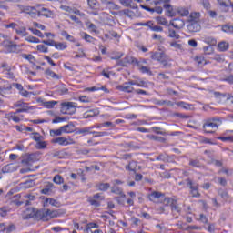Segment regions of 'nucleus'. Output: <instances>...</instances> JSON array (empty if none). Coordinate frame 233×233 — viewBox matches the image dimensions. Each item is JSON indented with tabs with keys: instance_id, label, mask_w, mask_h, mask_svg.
<instances>
[{
	"instance_id": "obj_44",
	"label": "nucleus",
	"mask_w": 233,
	"mask_h": 233,
	"mask_svg": "<svg viewBox=\"0 0 233 233\" xmlns=\"http://www.w3.org/2000/svg\"><path fill=\"white\" fill-rule=\"evenodd\" d=\"M49 134L52 137H55V136H61V134H63V129L61 127L59 129H51Z\"/></svg>"
},
{
	"instance_id": "obj_16",
	"label": "nucleus",
	"mask_w": 233,
	"mask_h": 233,
	"mask_svg": "<svg viewBox=\"0 0 233 233\" xmlns=\"http://www.w3.org/2000/svg\"><path fill=\"white\" fill-rule=\"evenodd\" d=\"M45 75L47 77H51V79H56V80H59L63 77L61 75H57L56 72H54L50 68H47V69L45 70Z\"/></svg>"
},
{
	"instance_id": "obj_41",
	"label": "nucleus",
	"mask_w": 233,
	"mask_h": 233,
	"mask_svg": "<svg viewBox=\"0 0 233 233\" xmlns=\"http://www.w3.org/2000/svg\"><path fill=\"white\" fill-rule=\"evenodd\" d=\"M36 50L41 54H48V47L43 44L36 46Z\"/></svg>"
},
{
	"instance_id": "obj_48",
	"label": "nucleus",
	"mask_w": 233,
	"mask_h": 233,
	"mask_svg": "<svg viewBox=\"0 0 233 233\" xmlns=\"http://www.w3.org/2000/svg\"><path fill=\"white\" fill-rule=\"evenodd\" d=\"M111 75H112V71H110V68L103 69L101 72V76H103L106 79H110Z\"/></svg>"
},
{
	"instance_id": "obj_11",
	"label": "nucleus",
	"mask_w": 233,
	"mask_h": 233,
	"mask_svg": "<svg viewBox=\"0 0 233 233\" xmlns=\"http://www.w3.org/2000/svg\"><path fill=\"white\" fill-rule=\"evenodd\" d=\"M40 155L38 153H33L29 154L25 159L23 160V163H25V165H32L33 163H36V161H39Z\"/></svg>"
},
{
	"instance_id": "obj_7",
	"label": "nucleus",
	"mask_w": 233,
	"mask_h": 233,
	"mask_svg": "<svg viewBox=\"0 0 233 233\" xmlns=\"http://www.w3.org/2000/svg\"><path fill=\"white\" fill-rule=\"evenodd\" d=\"M163 204L166 207H171L172 212H181V208L177 204V199L175 198H165L163 200Z\"/></svg>"
},
{
	"instance_id": "obj_60",
	"label": "nucleus",
	"mask_w": 233,
	"mask_h": 233,
	"mask_svg": "<svg viewBox=\"0 0 233 233\" xmlns=\"http://www.w3.org/2000/svg\"><path fill=\"white\" fill-rule=\"evenodd\" d=\"M20 94L23 97H30V96H32V92L27 91L26 89H22V91H20Z\"/></svg>"
},
{
	"instance_id": "obj_63",
	"label": "nucleus",
	"mask_w": 233,
	"mask_h": 233,
	"mask_svg": "<svg viewBox=\"0 0 233 233\" xmlns=\"http://www.w3.org/2000/svg\"><path fill=\"white\" fill-rule=\"evenodd\" d=\"M202 5L206 10H209L210 8V2L208 0H202Z\"/></svg>"
},
{
	"instance_id": "obj_59",
	"label": "nucleus",
	"mask_w": 233,
	"mask_h": 233,
	"mask_svg": "<svg viewBox=\"0 0 233 233\" xmlns=\"http://www.w3.org/2000/svg\"><path fill=\"white\" fill-rule=\"evenodd\" d=\"M78 101H80V103H90L91 99L86 96H83L78 97Z\"/></svg>"
},
{
	"instance_id": "obj_39",
	"label": "nucleus",
	"mask_w": 233,
	"mask_h": 233,
	"mask_svg": "<svg viewBox=\"0 0 233 233\" xmlns=\"http://www.w3.org/2000/svg\"><path fill=\"white\" fill-rule=\"evenodd\" d=\"M96 187L101 190L102 192H106L108 188H110V184L109 183H100L96 186Z\"/></svg>"
},
{
	"instance_id": "obj_53",
	"label": "nucleus",
	"mask_w": 233,
	"mask_h": 233,
	"mask_svg": "<svg viewBox=\"0 0 233 233\" xmlns=\"http://www.w3.org/2000/svg\"><path fill=\"white\" fill-rule=\"evenodd\" d=\"M42 43L47 45V46H54L56 48V42L55 40H43Z\"/></svg>"
},
{
	"instance_id": "obj_28",
	"label": "nucleus",
	"mask_w": 233,
	"mask_h": 233,
	"mask_svg": "<svg viewBox=\"0 0 233 233\" xmlns=\"http://www.w3.org/2000/svg\"><path fill=\"white\" fill-rule=\"evenodd\" d=\"M46 203H49V205H51L52 207H56V208L61 207V203H59V201H57L56 198H46Z\"/></svg>"
},
{
	"instance_id": "obj_33",
	"label": "nucleus",
	"mask_w": 233,
	"mask_h": 233,
	"mask_svg": "<svg viewBox=\"0 0 233 233\" xmlns=\"http://www.w3.org/2000/svg\"><path fill=\"white\" fill-rule=\"evenodd\" d=\"M156 21L157 25H161L162 26H168V20L163 16H157Z\"/></svg>"
},
{
	"instance_id": "obj_17",
	"label": "nucleus",
	"mask_w": 233,
	"mask_h": 233,
	"mask_svg": "<svg viewBox=\"0 0 233 233\" xmlns=\"http://www.w3.org/2000/svg\"><path fill=\"white\" fill-rule=\"evenodd\" d=\"M101 198V195L99 193L94 195L93 197H89L87 201L90 203V205H93V207H99L101 203L97 201Z\"/></svg>"
},
{
	"instance_id": "obj_57",
	"label": "nucleus",
	"mask_w": 233,
	"mask_h": 233,
	"mask_svg": "<svg viewBox=\"0 0 233 233\" xmlns=\"http://www.w3.org/2000/svg\"><path fill=\"white\" fill-rule=\"evenodd\" d=\"M198 221H200L201 223H204V225H207V223H208V218L204 214H200Z\"/></svg>"
},
{
	"instance_id": "obj_51",
	"label": "nucleus",
	"mask_w": 233,
	"mask_h": 233,
	"mask_svg": "<svg viewBox=\"0 0 233 233\" xmlns=\"http://www.w3.org/2000/svg\"><path fill=\"white\" fill-rule=\"evenodd\" d=\"M189 165L195 168H201V162L199 160H190Z\"/></svg>"
},
{
	"instance_id": "obj_38",
	"label": "nucleus",
	"mask_w": 233,
	"mask_h": 233,
	"mask_svg": "<svg viewBox=\"0 0 233 233\" xmlns=\"http://www.w3.org/2000/svg\"><path fill=\"white\" fill-rule=\"evenodd\" d=\"M24 198H25V199H27L25 202V207H28L30 205V201L35 200V196H34L32 194H26L24 196Z\"/></svg>"
},
{
	"instance_id": "obj_58",
	"label": "nucleus",
	"mask_w": 233,
	"mask_h": 233,
	"mask_svg": "<svg viewBox=\"0 0 233 233\" xmlns=\"http://www.w3.org/2000/svg\"><path fill=\"white\" fill-rule=\"evenodd\" d=\"M42 138H43V137L41 136V134H39V133H33L32 139H34V141H36V143L41 141Z\"/></svg>"
},
{
	"instance_id": "obj_14",
	"label": "nucleus",
	"mask_w": 233,
	"mask_h": 233,
	"mask_svg": "<svg viewBox=\"0 0 233 233\" xmlns=\"http://www.w3.org/2000/svg\"><path fill=\"white\" fill-rule=\"evenodd\" d=\"M161 198H165V195L158 191H154L148 195L149 201H153V203H157Z\"/></svg>"
},
{
	"instance_id": "obj_6",
	"label": "nucleus",
	"mask_w": 233,
	"mask_h": 233,
	"mask_svg": "<svg viewBox=\"0 0 233 233\" xmlns=\"http://www.w3.org/2000/svg\"><path fill=\"white\" fill-rule=\"evenodd\" d=\"M60 112L61 114L72 116L76 114V106H74L73 102H62L60 104Z\"/></svg>"
},
{
	"instance_id": "obj_42",
	"label": "nucleus",
	"mask_w": 233,
	"mask_h": 233,
	"mask_svg": "<svg viewBox=\"0 0 233 233\" xmlns=\"http://www.w3.org/2000/svg\"><path fill=\"white\" fill-rule=\"evenodd\" d=\"M48 144L46 143V141L39 140L36 144V148L37 150H45V148H46Z\"/></svg>"
},
{
	"instance_id": "obj_24",
	"label": "nucleus",
	"mask_w": 233,
	"mask_h": 233,
	"mask_svg": "<svg viewBox=\"0 0 233 233\" xmlns=\"http://www.w3.org/2000/svg\"><path fill=\"white\" fill-rule=\"evenodd\" d=\"M80 36L82 37V39H84V41H86V43H94V41H96V39L92 35H88L86 32H82L80 34Z\"/></svg>"
},
{
	"instance_id": "obj_13",
	"label": "nucleus",
	"mask_w": 233,
	"mask_h": 233,
	"mask_svg": "<svg viewBox=\"0 0 233 233\" xmlns=\"http://www.w3.org/2000/svg\"><path fill=\"white\" fill-rule=\"evenodd\" d=\"M169 25H171L173 28H176V30H181V28L185 27V20L181 18H175L170 21Z\"/></svg>"
},
{
	"instance_id": "obj_56",
	"label": "nucleus",
	"mask_w": 233,
	"mask_h": 233,
	"mask_svg": "<svg viewBox=\"0 0 233 233\" xmlns=\"http://www.w3.org/2000/svg\"><path fill=\"white\" fill-rule=\"evenodd\" d=\"M5 28H12V30H15L17 28L18 25L16 23H10V24H5L4 25Z\"/></svg>"
},
{
	"instance_id": "obj_15",
	"label": "nucleus",
	"mask_w": 233,
	"mask_h": 233,
	"mask_svg": "<svg viewBox=\"0 0 233 233\" xmlns=\"http://www.w3.org/2000/svg\"><path fill=\"white\" fill-rule=\"evenodd\" d=\"M52 190H54V183L46 182L44 188L41 189L40 194H44L45 196H50V194H52Z\"/></svg>"
},
{
	"instance_id": "obj_26",
	"label": "nucleus",
	"mask_w": 233,
	"mask_h": 233,
	"mask_svg": "<svg viewBox=\"0 0 233 233\" xmlns=\"http://www.w3.org/2000/svg\"><path fill=\"white\" fill-rule=\"evenodd\" d=\"M195 61L196 63L199 66H203L205 65H208V61H207V59H205V56H196L195 57Z\"/></svg>"
},
{
	"instance_id": "obj_27",
	"label": "nucleus",
	"mask_w": 233,
	"mask_h": 233,
	"mask_svg": "<svg viewBox=\"0 0 233 233\" xmlns=\"http://www.w3.org/2000/svg\"><path fill=\"white\" fill-rule=\"evenodd\" d=\"M187 28L189 30V32H199V29L201 28V26L199 25V24L194 22L191 23L187 25Z\"/></svg>"
},
{
	"instance_id": "obj_37",
	"label": "nucleus",
	"mask_w": 233,
	"mask_h": 233,
	"mask_svg": "<svg viewBox=\"0 0 233 233\" xmlns=\"http://www.w3.org/2000/svg\"><path fill=\"white\" fill-rule=\"evenodd\" d=\"M169 46H171V48H174L176 52H179V50H183V45L176 41L170 42Z\"/></svg>"
},
{
	"instance_id": "obj_18",
	"label": "nucleus",
	"mask_w": 233,
	"mask_h": 233,
	"mask_svg": "<svg viewBox=\"0 0 233 233\" xmlns=\"http://www.w3.org/2000/svg\"><path fill=\"white\" fill-rule=\"evenodd\" d=\"M61 129L64 134H72L73 132H76V126H74V124H67L61 127Z\"/></svg>"
},
{
	"instance_id": "obj_32",
	"label": "nucleus",
	"mask_w": 233,
	"mask_h": 233,
	"mask_svg": "<svg viewBox=\"0 0 233 233\" xmlns=\"http://www.w3.org/2000/svg\"><path fill=\"white\" fill-rule=\"evenodd\" d=\"M228 134H230V135L228 137H218L219 141H223L224 143L227 141H229L230 143H233V131H228Z\"/></svg>"
},
{
	"instance_id": "obj_4",
	"label": "nucleus",
	"mask_w": 233,
	"mask_h": 233,
	"mask_svg": "<svg viewBox=\"0 0 233 233\" xmlns=\"http://www.w3.org/2000/svg\"><path fill=\"white\" fill-rule=\"evenodd\" d=\"M150 56L153 61H157L158 63L163 65L165 68H167V66H170V65L168 64L171 61L170 56L165 52L152 51L150 52Z\"/></svg>"
},
{
	"instance_id": "obj_55",
	"label": "nucleus",
	"mask_w": 233,
	"mask_h": 233,
	"mask_svg": "<svg viewBox=\"0 0 233 233\" xmlns=\"http://www.w3.org/2000/svg\"><path fill=\"white\" fill-rule=\"evenodd\" d=\"M142 26H147V28H149V30H153V28L156 26V24H154L153 21H147L145 24L142 25Z\"/></svg>"
},
{
	"instance_id": "obj_46",
	"label": "nucleus",
	"mask_w": 233,
	"mask_h": 233,
	"mask_svg": "<svg viewBox=\"0 0 233 233\" xmlns=\"http://www.w3.org/2000/svg\"><path fill=\"white\" fill-rule=\"evenodd\" d=\"M25 41H27V43H41V40H39V38L32 35L26 36Z\"/></svg>"
},
{
	"instance_id": "obj_21",
	"label": "nucleus",
	"mask_w": 233,
	"mask_h": 233,
	"mask_svg": "<svg viewBox=\"0 0 233 233\" xmlns=\"http://www.w3.org/2000/svg\"><path fill=\"white\" fill-rule=\"evenodd\" d=\"M57 103H59V102H57L56 100L43 101L42 106H44V108L50 109V108H54V106H56V105H57Z\"/></svg>"
},
{
	"instance_id": "obj_1",
	"label": "nucleus",
	"mask_w": 233,
	"mask_h": 233,
	"mask_svg": "<svg viewBox=\"0 0 233 233\" xmlns=\"http://www.w3.org/2000/svg\"><path fill=\"white\" fill-rule=\"evenodd\" d=\"M18 10L19 14H27L30 17H46L52 19L56 15L54 11L42 5L36 6L18 5Z\"/></svg>"
},
{
	"instance_id": "obj_2",
	"label": "nucleus",
	"mask_w": 233,
	"mask_h": 233,
	"mask_svg": "<svg viewBox=\"0 0 233 233\" xmlns=\"http://www.w3.org/2000/svg\"><path fill=\"white\" fill-rule=\"evenodd\" d=\"M150 6L141 5L143 10H147V12H150V14H163V8L166 10V15L172 17L174 15V6L170 5V0H156L150 3Z\"/></svg>"
},
{
	"instance_id": "obj_31",
	"label": "nucleus",
	"mask_w": 233,
	"mask_h": 233,
	"mask_svg": "<svg viewBox=\"0 0 233 233\" xmlns=\"http://www.w3.org/2000/svg\"><path fill=\"white\" fill-rule=\"evenodd\" d=\"M139 72L141 74H147V76H153L154 74L152 73V70H150V67L146 66H140L138 67Z\"/></svg>"
},
{
	"instance_id": "obj_52",
	"label": "nucleus",
	"mask_w": 233,
	"mask_h": 233,
	"mask_svg": "<svg viewBox=\"0 0 233 233\" xmlns=\"http://www.w3.org/2000/svg\"><path fill=\"white\" fill-rule=\"evenodd\" d=\"M88 30L93 32L94 34H99V31L97 30V26L95 24H89L87 25Z\"/></svg>"
},
{
	"instance_id": "obj_49",
	"label": "nucleus",
	"mask_w": 233,
	"mask_h": 233,
	"mask_svg": "<svg viewBox=\"0 0 233 233\" xmlns=\"http://www.w3.org/2000/svg\"><path fill=\"white\" fill-rule=\"evenodd\" d=\"M1 68H3L4 71L7 72L8 75L10 76V72H12V67L10 66H8V64L6 62H3L1 64Z\"/></svg>"
},
{
	"instance_id": "obj_43",
	"label": "nucleus",
	"mask_w": 233,
	"mask_h": 233,
	"mask_svg": "<svg viewBox=\"0 0 233 233\" xmlns=\"http://www.w3.org/2000/svg\"><path fill=\"white\" fill-rule=\"evenodd\" d=\"M91 134H94L93 137H105L106 136H108V132L106 131H102V132L92 131Z\"/></svg>"
},
{
	"instance_id": "obj_20",
	"label": "nucleus",
	"mask_w": 233,
	"mask_h": 233,
	"mask_svg": "<svg viewBox=\"0 0 233 233\" xmlns=\"http://www.w3.org/2000/svg\"><path fill=\"white\" fill-rule=\"evenodd\" d=\"M126 170H128V172H134V174H136V170H137V163L136 161H130L128 165L126 166Z\"/></svg>"
},
{
	"instance_id": "obj_5",
	"label": "nucleus",
	"mask_w": 233,
	"mask_h": 233,
	"mask_svg": "<svg viewBox=\"0 0 233 233\" xmlns=\"http://www.w3.org/2000/svg\"><path fill=\"white\" fill-rule=\"evenodd\" d=\"M221 119L219 118H210L206 120L202 126V128L205 134H214V130H218V128L221 127ZM208 128H212V130H209Z\"/></svg>"
},
{
	"instance_id": "obj_35",
	"label": "nucleus",
	"mask_w": 233,
	"mask_h": 233,
	"mask_svg": "<svg viewBox=\"0 0 233 233\" xmlns=\"http://www.w3.org/2000/svg\"><path fill=\"white\" fill-rule=\"evenodd\" d=\"M53 183H56V185H63L65 183V178H63L61 175H56L53 177Z\"/></svg>"
},
{
	"instance_id": "obj_47",
	"label": "nucleus",
	"mask_w": 233,
	"mask_h": 233,
	"mask_svg": "<svg viewBox=\"0 0 233 233\" xmlns=\"http://www.w3.org/2000/svg\"><path fill=\"white\" fill-rule=\"evenodd\" d=\"M30 30H31L32 34H34L35 35H37V37H41V39H43V37H45V35L39 29L30 28Z\"/></svg>"
},
{
	"instance_id": "obj_10",
	"label": "nucleus",
	"mask_w": 233,
	"mask_h": 233,
	"mask_svg": "<svg viewBox=\"0 0 233 233\" xmlns=\"http://www.w3.org/2000/svg\"><path fill=\"white\" fill-rule=\"evenodd\" d=\"M186 182L187 183V187L190 188L192 198H201V193L198 191L199 184H195L190 178L186 179Z\"/></svg>"
},
{
	"instance_id": "obj_8",
	"label": "nucleus",
	"mask_w": 233,
	"mask_h": 233,
	"mask_svg": "<svg viewBox=\"0 0 233 233\" xmlns=\"http://www.w3.org/2000/svg\"><path fill=\"white\" fill-rule=\"evenodd\" d=\"M16 113L30 112V110H35V106H30V104L23 101H18L15 104Z\"/></svg>"
},
{
	"instance_id": "obj_50",
	"label": "nucleus",
	"mask_w": 233,
	"mask_h": 233,
	"mask_svg": "<svg viewBox=\"0 0 233 233\" xmlns=\"http://www.w3.org/2000/svg\"><path fill=\"white\" fill-rule=\"evenodd\" d=\"M222 31L226 34H233V26L226 25L222 27Z\"/></svg>"
},
{
	"instance_id": "obj_25",
	"label": "nucleus",
	"mask_w": 233,
	"mask_h": 233,
	"mask_svg": "<svg viewBox=\"0 0 233 233\" xmlns=\"http://www.w3.org/2000/svg\"><path fill=\"white\" fill-rule=\"evenodd\" d=\"M219 6H222V8H228V6H231L233 8V4L230 0H217Z\"/></svg>"
},
{
	"instance_id": "obj_45",
	"label": "nucleus",
	"mask_w": 233,
	"mask_h": 233,
	"mask_svg": "<svg viewBox=\"0 0 233 233\" xmlns=\"http://www.w3.org/2000/svg\"><path fill=\"white\" fill-rule=\"evenodd\" d=\"M23 117H25L23 115L17 116V111H15L13 115V121L14 123H21V121H23Z\"/></svg>"
},
{
	"instance_id": "obj_34",
	"label": "nucleus",
	"mask_w": 233,
	"mask_h": 233,
	"mask_svg": "<svg viewBox=\"0 0 233 233\" xmlns=\"http://www.w3.org/2000/svg\"><path fill=\"white\" fill-rule=\"evenodd\" d=\"M178 15H181V17H187L190 14V11H188L186 7H180L177 9Z\"/></svg>"
},
{
	"instance_id": "obj_12",
	"label": "nucleus",
	"mask_w": 233,
	"mask_h": 233,
	"mask_svg": "<svg viewBox=\"0 0 233 233\" xmlns=\"http://www.w3.org/2000/svg\"><path fill=\"white\" fill-rule=\"evenodd\" d=\"M214 96L217 99H227V101H229L233 105V96L231 94L216 91L214 92Z\"/></svg>"
},
{
	"instance_id": "obj_40",
	"label": "nucleus",
	"mask_w": 233,
	"mask_h": 233,
	"mask_svg": "<svg viewBox=\"0 0 233 233\" xmlns=\"http://www.w3.org/2000/svg\"><path fill=\"white\" fill-rule=\"evenodd\" d=\"M218 48L219 52H227V49L228 48V43L220 42L218 45Z\"/></svg>"
},
{
	"instance_id": "obj_36",
	"label": "nucleus",
	"mask_w": 233,
	"mask_h": 233,
	"mask_svg": "<svg viewBox=\"0 0 233 233\" xmlns=\"http://www.w3.org/2000/svg\"><path fill=\"white\" fill-rule=\"evenodd\" d=\"M118 90H121V92H127V94H130L134 92V87L130 86H119Z\"/></svg>"
},
{
	"instance_id": "obj_62",
	"label": "nucleus",
	"mask_w": 233,
	"mask_h": 233,
	"mask_svg": "<svg viewBox=\"0 0 233 233\" xmlns=\"http://www.w3.org/2000/svg\"><path fill=\"white\" fill-rule=\"evenodd\" d=\"M44 59L47 61L48 64L51 65V66H56V65L54 63V60L48 56H44Z\"/></svg>"
},
{
	"instance_id": "obj_64",
	"label": "nucleus",
	"mask_w": 233,
	"mask_h": 233,
	"mask_svg": "<svg viewBox=\"0 0 233 233\" xmlns=\"http://www.w3.org/2000/svg\"><path fill=\"white\" fill-rule=\"evenodd\" d=\"M151 32H163V27L157 25H155L153 29H151Z\"/></svg>"
},
{
	"instance_id": "obj_30",
	"label": "nucleus",
	"mask_w": 233,
	"mask_h": 233,
	"mask_svg": "<svg viewBox=\"0 0 233 233\" xmlns=\"http://www.w3.org/2000/svg\"><path fill=\"white\" fill-rule=\"evenodd\" d=\"M23 59H26L31 65H35V57L31 54H22Z\"/></svg>"
},
{
	"instance_id": "obj_19",
	"label": "nucleus",
	"mask_w": 233,
	"mask_h": 233,
	"mask_svg": "<svg viewBox=\"0 0 233 233\" xmlns=\"http://www.w3.org/2000/svg\"><path fill=\"white\" fill-rule=\"evenodd\" d=\"M167 34H168V37H170V39H180L181 35H179V33H177V31L172 29V28H168L167 29Z\"/></svg>"
},
{
	"instance_id": "obj_29",
	"label": "nucleus",
	"mask_w": 233,
	"mask_h": 233,
	"mask_svg": "<svg viewBox=\"0 0 233 233\" xmlns=\"http://www.w3.org/2000/svg\"><path fill=\"white\" fill-rule=\"evenodd\" d=\"M55 48L56 50L60 51L66 50V48H68V45L66 42H56Z\"/></svg>"
},
{
	"instance_id": "obj_9",
	"label": "nucleus",
	"mask_w": 233,
	"mask_h": 233,
	"mask_svg": "<svg viewBox=\"0 0 233 233\" xmlns=\"http://www.w3.org/2000/svg\"><path fill=\"white\" fill-rule=\"evenodd\" d=\"M51 143L60 145L61 147H68V145H76V140L70 137H56L54 138Z\"/></svg>"
},
{
	"instance_id": "obj_22",
	"label": "nucleus",
	"mask_w": 233,
	"mask_h": 233,
	"mask_svg": "<svg viewBox=\"0 0 233 233\" xmlns=\"http://www.w3.org/2000/svg\"><path fill=\"white\" fill-rule=\"evenodd\" d=\"M71 179H77V177H82L85 180V171L83 169H78L77 173H71L70 175Z\"/></svg>"
},
{
	"instance_id": "obj_3",
	"label": "nucleus",
	"mask_w": 233,
	"mask_h": 233,
	"mask_svg": "<svg viewBox=\"0 0 233 233\" xmlns=\"http://www.w3.org/2000/svg\"><path fill=\"white\" fill-rule=\"evenodd\" d=\"M64 214H66V211L63 209H41L36 212L37 218L41 219V221H50V219H54L56 218H61Z\"/></svg>"
},
{
	"instance_id": "obj_61",
	"label": "nucleus",
	"mask_w": 233,
	"mask_h": 233,
	"mask_svg": "<svg viewBox=\"0 0 233 233\" xmlns=\"http://www.w3.org/2000/svg\"><path fill=\"white\" fill-rule=\"evenodd\" d=\"M214 60L217 61V63H223L225 61V56L221 55H216Z\"/></svg>"
},
{
	"instance_id": "obj_54",
	"label": "nucleus",
	"mask_w": 233,
	"mask_h": 233,
	"mask_svg": "<svg viewBox=\"0 0 233 233\" xmlns=\"http://www.w3.org/2000/svg\"><path fill=\"white\" fill-rule=\"evenodd\" d=\"M97 0H87V5L90 6V8H96L97 7Z\"/></svg>"
},
{
	"instance_id": "obj_23",
	"label": "nucleus",
	"mask_w": 233,
	"mask_h": 233,
	"mask_svg": "<svg viewBox=\"0 0 233 233\" xmlns=\"http://www.w3.org/2000/svg\"><path fill=\"white\" fill-rule=\"evenodd\" d=\"M15 33L18 35H21L22 37H26V35H28V33L26 32V27L25 26H21L19 27V25L15 28Z\"/></svg>"
}]
</instances>
